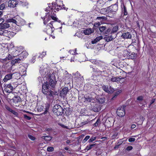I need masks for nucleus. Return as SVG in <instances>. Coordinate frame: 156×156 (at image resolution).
<instances>
[{
	"label": "nucleus",
	"mask_w": 156,
	"mask_h": 156,
	"mask_svg": "<svg viewBox=\"0 0 156 156\" xmlns=\"http://www.w3.org/2000/svg\"><path fill=\"white\" fill-rule=\"evenodd\" d=\"M63 5L62 1H56V2L52 3V7L50 8V10H49V12L46 13V15L44 17H41L43 20L44 24V25L46 24L47 22L50 20L51 18L54 20V21H55V23L58 21V18L55 16L54 13V12H55L56 11L54 10H56V11H58L62 9H66V8L64 7H63L62 8V6H63ZM60 22L59 20L58 21L59 23H60Z\"/></svg>",
	"instance_id": "obj_1"
},
{
	"label": "nucleus",
	"mask_w": 156,
	"mask_h": 156,
	"mask_svg": "<svg viewBox=\"0 0 156 156\" xmlns=\"http://www.w3.org/2000/svg\"><path fill=\"white\" fill-rule=\"evenodd\" d=\"M40 73L42 76V77H39L38 78L39 83L43 84V85L46 84L48 87V84H49L51 87H54L56 82L52 79L53 74L50 73L48 68L44 67L43 66H41Z\"/></svg>",
	"instance_id": "obj_2"
},
{
	"label": "nucleus",
	"mask_w": 156,
	"mask_h": 156,
	"mask_svg": "<svg viewBox=\"0 0 156 156\" xmlns=\"http://www.w3.org/2000/svg\"><path fill=\"white\" fill-rule=\"evenodd\" d=\"M7 48L9 55L6 59H8L9 60H11L20 55V53L23 51V48L22 46L14 47L13 43L9 44L7 46Z\"/></svg>",
	"instance_id": "obj_3"
},
{
	"label": "nucleus",
	"mask_w": 156,
	"mask_h": 156,
	"mask_svg": "<svg viewBox=\"0 0 156 156\" xmlns=\"http://www.w3.org/2000/svg\"><path fill=\"white\" fill-rule=\"evenodd\" d=\"M4 21V19L2 18L0 19V29L1 30H5V29L10 27L11 23H13L16 24V21L13 19H10L8 20V21L2 23Z\"/></svg>",
	"instance_id": "obj_4"
},
{
	"label": "nucleus",
	"mask_w": 156,
	"mask_h": 156,
	"mask_svg": "<svg viewBox=\"0 0 156 156\" xmlns=\"http://www.w3.org/2000/svg\"><path fill=\"white\" fill-rule=\"evenodd\" d=\"M55 23V21H51L49 24H48L46 26V28L44 30V32L50 35L53 39H55V36L52 34L53 31V29L54 28L53 25H54Z\"/></svg>",
	"instance_id": "obj_5"
},
{
	"label": "nucleus",
	"mask_w": 156,
	"mask_h": 156,
	"mask_svg": "<svg viewBox=\"0 0 156 156\" xmlns=\"http://www.w3.org/2000/svg\"><path fill=\"white\" fill-rule=\"evenodd\" d=\"M42 91L44 94L53 97H56V95L58 94L57 92H54L50 90L48 87L45 84L42 85Z\"/></svg>",
	"instance_id": "obj_6"
},
{
	"label": "nucleus",
	"mask_w": 156,
	"mask_h": 156,
	"mask_svg": "<svg viewBox=\"0 0 156 156\" xmlns=\"http://www.w3.org/2000/svg\"><path fill=\"white\" fill-rule=\"evenodd\" d=\"M16 34L15 31H8L6 30L0 29V35H3L11 38L12 37Z\"/></svg>",
	"instance_id": "obj_7"
},
{
	"label": "nucleus",
	"mask_w": 156,
	"mask_h": 156,
	"mask_svg": "<svg viewBox=\"0 0 156 156\" xmlns=\"http://www.w3.org/2000/svg\"><path fill=\"white\" fill-rule=\"evenodd\" d=\"M53 112L57 116L62 115L63 113V109L59 105H56L53 107Z\"/></svg>",
	"instance_id": "obj_8"
},
{
	"label": "nucleus",
	"mask_w": 156,
	"mask_h": 156,
	"mask_svg": "<svg viewBox=\"0 0 156 156\" xmlns=\"http://www.w3.org/2000/svg\"><path fill=\"white\" fill-rule=\"evenodd\" d=\"M73 75L75 76L74 80H75L77 83H80L83 82L84 79L82 76L78 72H77L75 73H73Z\"/></svg>",
	"instance_id": "obj_9"
},
{
	"label": "nucleus",
	"mask_w": 156,
	"mask_h": 156,
	"mask_svg": "<svg viewBox=\"0 0 156 156\" xmlns=\"http://www.w3.org/2000/svg\"><path fill=\"white\" fill-rule=\"evenodd\" d=\"M126 106L123 105L119 107L116 111V113L118 116L122 117L125 115V108Z\"/></svg>",
	"instance_id": "obj_10"
},
{
	"label": "nucleus",
	"mask_w": 156,
	"mask_h": 156,
	"mask_svg": "<svg viewBox=\"0 0 156 156\" xmlns=\"http://www.w3.org/2000/svg\"><path fill=\"white\" fill-rule=\"evenodd\" d=\"M104 9L105 11H108V12H112L113 13H115L118 9V6L117 5L115 4L108 7L107 9L105 8Z\"/></svg>",
	"instance_id": "obj_11"
},
{
	"label": "nucleus",
	"mask_w": 156,
	"mask_h": 156,
	"mask_svg": "<svg viewBox=\"0 0 156 156\" xmlns=\"http://www.w3.org/2000/svg\"><path fill=\"white\" fill-rule=\"evenodd\" d=\"M136 55V54L134 52L130 53L127 51H125L124 52V56L126 58L133 59Z\"/></svg>",
	"instance_id": "obj_12"
},
{
	"label": "nucleus",
	"mask_w": 156,
	"mask_h": 156,
	"mask_svg": "<svg viewBox=\"0 0 156 156\" xmlns=\"http://www.w3.org/2000/svg\"><path fill=\"white\" fill-rule=\"evenodd\" d=\"M97 98H82L86 103H90L91 106L94 105V103L97 102Z\"/></svg>",
	"instance_id": "obj_13"
},
{
	"label": "nucleus",
	"mask_w": 156,
	"mask_h": 156,
	"mask_svg": "<svg viewBox=\"0 0 156 156\" xmlns=\"http://www.w3.org/2000/svg\"><path fill=\"white\" fill-rule=\"evenodd\" d=\"M102 88L105 92L108 93H112L114 91V89L111 86L104 85L102 86Z\"/></svg>",
	"instance_id": "obj_14"
},
{
	"label": "nucleus",
	"mask_w": 156,
	"mask_h": 156,
	"mask_svg": "<svg viewBox=\"0 0 156 156\" xmlns=\"http://www.w3.org/2000/svg\"><path fill=\"white\" fill-rule=\"evenodd\" d=\"M116 34H114L112 33L108 35H106L104 38V39L107 42L110 41L116 37Z\"/></svg>",
	"instance_id": "obj_15"
},
{
	"label": "nucleus",
	"mask_w": 156,
	"mask_h": 156,
	"mask_svg": "<svg viewBox=\"0 0 156 156\" xmlns=\"http://www.w3.org/2000/svg\"><path fill=\"white\" fill-rule=\"evenodd\" d=\"M122 26L120 23L116 25L113 27L111 33L114 34H115V33H116L119 30H120V28L122 27Z\"/></svg>",
	"instance_id": "obj_16"
},
{
	"label": "nucleus",
	"mask_w": 156,
	"mask_h": 156,
	"mask_svg": "<svg viewBox=\"0 0 156 156\" xmlns=\"http://www.w3.org/2000/svg\"><path fill=\"white\" fill-rule=\"evenodd\" d=\"M18 3V2L17 0H10L8 2V5L9 7L14 8Z\"/></svg>",
	"instance_id": "obj_17"
},
{
	"label": "nucleus",
	"mask_w": 156,
	"mask_h": 156,
	"mask_svg": "<svg viewBox=\"0 0 156 156\" xmlns=\"http://www.w3.org/2000/svg\"><path fill=\"white\" fill-rule=\"evenodd\" d=\"M5 91L7 93L11 92L13 90V87L11 84L5 85L4 87Z\"/></svg>",
	"instance_id": "obj_18"
},
{
	"label": "nucleus",
	"mask_w": 156,
	"mask_h": 156,
	"mask_svg": "<svg viewBox=\"0 0 156 156\" xmlns=\"http://www.w3.org/2000/svg\"><path fill=\"white\" fill-rule=\"evenodd\" d=\"M101 106L97 104L94 105L92 108V110L94 112H99L101 109Z\"/></svg>",
	"instance_id": "obj_19"
},
{
	"label": "nucleus",
	"mask_w": 156,
	"mask_h": 156,
	"mask_svg": "<svg viewBox=\"0 0 156 156\" xmlns=\"http://www.w3.org/2000/svg\"><path fill=\"white\" fill-rule=\"evenodd\" d=\"M68 88L67 87H64L60 93V96L61 97L64 98L68 91Z\"/></svg>",
	"instance_id": "obj_20"
},
{
	"label": "nucleus",
	"mask_w": 156,
	"mask_h": 156,
	"mask_svg": "<svg viewBox=\"0 0 156 156\" xmlns=\"http://www.w3.org/2000/svg\"><path fill=\"white\" fill-rule=\"evenodd\" d=\"M5 107L7 110L11 112L14 115H16V116H17L18 115V113L17 112H16L15 111L12 109L9 106L7 105H5Z\"/></svg>",
	"instance_id": "obj_21"
},
{
	"label": "nucleus",
	"mask_w": 156,
	"mask_h": 156,
	"mask_svg": "<svg viewBox=\"0 0 156 156\" xmlns=\"http://www.w3.org/2000/svg\"><path fill=\"white\" fill-rule=\"evenodd\" d=\"M131 37V34L129 32L124 33L121 35V37L124 39L130 38Z\"/></svg>",
	"instance_id": "obj_22"
},
{
	"label": "nucleus",
	"mask_w": 156,
	"mask_h": 156,
	"mask_svg": "<svg viewBox=\"0 0 156 156\" xmlns=\"http://www.w3.org/2000/svg\"><path fill=\"white\" fill-rule=\"evenodd\" d=\"M108 101V98H98L97 103L99 104L107 103Z\"/></svg>",
	"instance_id": "obj_23"
},
{
	"label": "nucleus",
	"mask_w": 156,
	"mask_h": 156,
	"mask_svg": "<svg viewBox=\"0 0 156 156\" xmlns=\"http://www.w3.org/2000/svg\"><path fill=\"white\" fill-rule=\"evenodd\" d=\"M109 79V80H110L111 81L113 82H116L118 83V80H119V78L118 77H115L113 76H108Z\"/></svg>",
	"instance_id": "obj_24"
},
{
	"label": "nucleus",
	"mask_w": 156,
	"mask_h": 156,
	"mask_svg": "<svg viewBox=\"0 0 156 156\" xmlns=\"http://www.w3.org/2000/svg\"><path fill=\"white\" fill-rule=\"evenodd\" d=\"M16 24L19 26H23L25 24V21L22 18H20L18 22L16 21Z\"/></svg>",
	"instance_id": "obj_25"
},
{
	"label": "nucleus",
	"mask_w": 156,
	"mask_h": 156,
	"mask_svg": "<svg viewBox=\"0 0 156 156\" xmlns=\"http://www.w3.org/2000/svg\"><path fill=\"white\" fill-rule=\"evenodd\" d=\"M19 71L20 72L24 74L26 73V68L23 65L21 64L20 65Z\"/></svg>",
	"instance_id": "obj_26"
},
{
	"label": "nucleus",
	"mask_w": 156,
	"mask_h": 156,
	"mask_svg": "<svg viewBox=\"0 0 156 156\" xmlns=\"http://www.w3.org/2000/svg\"><path fill=\"white\" fill-rule=\"evenodd\" d=\"M12 73H9L6 75L3 79L4 82H6L8 80L12 78Z\"/></svg>",
	"instance_id": "obj_27"
},
{
	"label": "nucleus",
	"mask_w": 156,
	"mask_h": 156,
	"mask_svg": "<svg viewBox=\"0 0 156 156\" xmlns=\"http://www.w3.org/2000/svg\"><path fill=\"white\" fill-rule=\"evenodd\" d=\"M20 55L19 57H20L23 59L24 58L27 57L28 55V53L26 51H24Z\"/></svg>",
	"instance_id": "obj_28"
},
{
	"label": "nucleus",
	"mask_w": 156,
	"mask_h": 156,
	"mask_svg": "<svg viewBox=\"0 0 156 156\" xmlns=\"http://www.w3.org/2000/svg\"><path fill=\"white\" fill-rule=\"evenodd\" d=\"M20 72H16L13 73L12 74L13 78L15 79H19L20 78Z\"/></svg>",
	"instance_id": "obj_29"
},
{
	"label": "nucleus",
	"mask_w": 156,
	"mask_h": 156,
	"mask_svg": "<svg viewBox=\"0 0 156 156\" xmlns=\"http://www.w3.org/2000/svg\"><path fill=\"white\" fill-rule=\"evenodd\" d=\"M22 60V59L21 58L19 57L18 58L15 59L14 60H12V63L13 65H14L16 63H20Z\"/></svg>",
	"instance_id": "obj_30"
},
{
	"label": "nucleus",
	"mask_w": 156,
	"mask_h": 156,
	"mask_svg": "<svg viewBox=\"0 0 156 156\" xmlns=\"http://www.w3.org/2000/svg\"><path fill=\"white\" fill-rule=\"evenodd\" d=\"M8 99V101H11V103L12 102L13 103H14L16 104L19 101V99L18 98H12L11 99L10 98H7ZM13 104H14V103H13Z\"/></svg>",
	"instance_id": "obj_31"
},
{
	"label": "nucleus",
	"mask_w": 156,
	"mask_h": 156,
	"mask_svg": "<svg viewBox=\"0 0 156 156\" xmlns=\"http://www.w3.org/2000/svg\"><path fill=\"white\" fill-rule=\"evenodd\" d=\"M121 8L122 12L123 13L124 15H127V12L126 9L124 4L122 5Z\"/></svg>",
	"instance_id": "obj_32"
},
{
	"label": "nucleus",
	"mask_w": 156,
	"mask_h": 156,
	"mask_svg": "<svg viewBox=\"0 0 156 156\" xmlns=\"http://www.w3.org/2000/svg\"><path fill=\"white\" fill-rule=\"evenodd\" d=\"M102 38V37L101 36H100L97 37L94 40L91 41L92 44H94L97 42L98 41Z\"/></svg>",
	"instance_id": "obj_33"
},
{
	"label": "nucleus",
	"mask_w": 156,
	"mask_h": 156,
	"mask_svg": "<svg viewBox=\"0 0 156 156\" xmlns=\"http://www.w3.org/2000/svg\"><path fill=\"white\" fill-rule=\"evenodd\" d=\"M92 30L91 29H87L83 30V33L85 35H89L92 33Z\"/></svg>",
	"instance_id": "obj_34"
},
{
	"label": "nucleus",
	"mask_w": 156,
	"mask_h": 156,
	"mask_svg": "<svg viewBox=\"0 0 156 156\" xmlns=\"http://www.w3.org/2000/svg\"><path fill=\"white\" fill-rule=\"evenodd\" d=\"M46 55V51H43L41 53L38 54V58H43Z\"/></svg>",
	"instance_id": "obj_35"
},
{
	"label": "nucleus",
	"mask_w": 156,
	"mask_h": 156,
	"mask_svg": "<svg viewBox=\"0 0 156 156\" xmlns=\"http://www.w3.org/2000/svg\"><path fill=\"white\" fill-rule=\"evenodd\" d=\"M59 125L62 127L63 128H65L67 129H73L74 127V126L73 125H72V126H65L63 124H59Z\"/></svg>",
	"instance_id": "obj_36"
},
{
	"label": "nucleus",
	"mask_w": 156,
	"mask_h": 156,
	"mask_svg": "<svg viewBox=\"0 0 156 156\" xmlns=\"http://www.w3.org/2000/svg\"><path fill=\"white\" fill-rule=\"evenodd\" d=\"M96 71L98 73V75H101L102 76H105L104 74L106 73V71H101L98 69L96 70Z\"/></svg>",
	"instance_id": "obj_37"
},
{
	"label": "nucleus",
	"mask_w": 156,
	"mask_h": 156,
	"mask_svg": "<svg viewBox=\"0 0 156 156\" xmlns=\"http://www.w3.org/2000/svg\"><path fill=\"white\" fill-rule=\"evenodd\" d=\"M90 61L94 64L98 65L100 61L95 59H91Z\"/></svg>",
	"instance_id": "obj_38"
},
{
	"label": "nucleus",
	"mask_w": 156,
	"mask_h": 156,
	"mask_svg": "<svg viewBox=\"0 0 156 156\" xmlns=\"http://www.w3.org/2000/svg\"><path fill=\"white\" fill-rule=\"evenodd\" d=\"M96 144H91L90 145H87L86 146L85 148V150L87 151L90 150L91 149H92L93 147Z\"/></svg>",
	"instance_id": "obj_39"
},
{
	"label": "nucleus",
	"mask_w": 156,
	"mask_h": 156,
	"mask_svg": "<svg viewBox=\"0 0 156 156\" xmlns=\"http://www.w3.org/2000/svg\"><path fill=\"white\" fill-rule=\"evenodd\" d=\"M76 49L75 48L74 50H70L69 51V52L72 55H78V53L76 52Z\"/></svg>",
	"instance_id": "obj_40"
},
{
	"label": "nucleus",
	"mask_w": 156,
	"mask_h": 156,
	"mask_svg": "<svg viewBox=\"0 0 156 156\" xmlns=\"http://www.w3.org/2000/svg\"><path fill=\"white\" fill-rule=\"evenodd\" d=\"M118 78H119V80H118V83H122L125 82V78L122 77L121 76L118 77Z\"/></svg>",
	"instance_id": "obj_41"
},
{
	"label": "nucleus",
	"mask_w": 156,
	"mask_h": 156,
	"mask_svg": "<svg viewBox=\"0 0 156 156\" xmlns=\"http://www.w3.org/2000/svg\"><path fill=\"white\" fill-rule=\"evenodd\" d=\"M97 1L98 5H99L100 6H102L105 3V2L103 0H99Z\"/></svg>",
	"instance_id": "obj_42"
},
{
	"label": "nucleus",
	"mask_w": 156,
	"mask_h": 156,
	"mask_svg": "<svg viewBox=\"0 0 156 156\" xmlns=\"http://www.w3.org/2000/svg\"><path fill=\"white\" fill-rule=\"evenodd\" d=\"M118 132H115L112 136V139H118Z\"/></svg>",
	"instance_id": "obj_43"
},
{
	"label": "nucleus",
	"mask_w": 156,
	"mask_h": 156,
	"mask_svg": "<svg viewBox=\"0 0 156 156\" xmlns=\"http://www.w3.org/2000/svg\"><path fill=\"white\" fill-rule=\"evenodd\" d=\"M42 138L44 139L45 140L49 141L51 140V137L49 136H42Z\"/></svg>",
	"instance_id": "obj_44"
},
{
	"label": "nucleus",
	"mask_w": 156,
	"mask_h": 156,
	"mask_svg": "<svg viewBox=\"0 0 156 156\" xmlns=\"http://www.w3.org/2000/svg\"><path fill=\"white\" fill-rule=\"evenodd\" d=\"M106 28L105 26H101L99 27V29L101 32H103L104 30H105Z\"/></svg>",
	"instance_id": "obj_45"
},
{
	"label": "nucleus",
	"mask_w": 156,
	"mask_h": 156,
	"mask_svg": "<svg viewBox=\"0 0 156 156\" xmlns=\"http://www.w3.org/2000/svg\"><path fill=\"white\" fill-rule=\"evenodd\" d=\"M101 121L100 119H98L96 122L93 124V126L94 127L97 126L98 124L100 123Z\"/></svg>",
	"instance_id": "obj_46"
},
{
	"label": "nucleus",
	"mask_w": 156,
	"mask_h": 156,
	"mask_svg": "<svg viewBox=\"0 0 156 156\" xmlns=\"http://www.w3.org/2000/svg\"><path fill=\"white\" fill-rule=\"evenodd\" d=\"M96 139V136H92V137L90 138L89 139L88 141V142L89 143L92 142L93 141L95 140Z\"/></svg>",
	"instance_id": "obj_47"
},
{
	"label": "nucleus",
	"mask_w": 156,
	"mask_h": 156,
	"mask_svg": "<svg viewBox=\"0 0 156 156\" xmlns=\"http://www.w3.org/2000/svg\"><path fill=\"white\" fill-rule=\"evenodd\" d=\"M28 138L34 141L35 140L36 138L35 137L30 134H28Z\"/></svg>",
	"instance_id": "obj_48"
},
{
	"label": "nucleus",
	"mask_w": 156,
	"mask_h": 156,
	"mask_svg": "<svg viewBox=\"0 0 156 156\" xmlns=\"http://www.w3.org/2000/svg\"><path fill=\"white\" fill-rule=\"evenodd\" d=\"M90 138L89 136H87L83 140L82 143H85Z\"/></svg>",
	"instance_id": "obj_49"
},
{
	"label": "nucleus",
	"mask_w": 156,
	"mask_h": 156,
	"mask_svg": "<svg viewBox=\"0 0 156 156\" xmlns=\"http://www.w3.org/2000/svg\"><path fill=\"white\" fill-rule=\"evenodd\" d=\"M47 150L49 152L52 151L54 150V148L52 147L49 146L47 148Z\"/></svg>",
	"instance_id": "obj_50"
},
{
	"label": "nucleus",
	"mask_w": 156,
	"mask_h": 156,
	"mask_svg": "<svg viewBox=\"0 0 156 156\" xmlns=\"http://www.w3.org/2000/svg\"><path fill=\"white\" fill-rule=\"evenodd\" d=\"M97 19L99 20H105L106 19V18L105 16H98L97 17Z\"/></svg>",
	"instance_id": "obj_51"
},
{
	"label": "nucleus",
	"mask_w": 156,
	"mask_h": 156,
	"mask_svg": "<svg viewBox=\"0 0 156 156\" xmlns=\"http://www.w3.org/2000/svg\"><path fill=\"white\" fill-rule=\"evenodd\" d=\"M23 117L24 119L29 120L31 119V118L30 117L27 116L26 114L23 115Z\"/></svg>",
	"instance_id": "obj_52"
},
{
	"label": "nucleus",
	"mask_w": 156,
	"mask_h": 156,
	"mask_svg": "<svg viewBox=\"0 0 156 156\" xmlns=\"http://www.w3.org/2000/svg\"><path fill=\"white\" fill-rule=\"evenodd\" d=\"M135 140V139L134 138L131 137L129 139L128 141L130 142H134Z\"/></svg>",
	"instance_id": "obj_53"
},
{
	"label": "nucleus",
	"mask_w": 156,
	"mask_h": 156,
	"mask_svg": "<svg viewBox=\"0 0 156 156\" xmlns=\"http://www.w3.org/2000/svg\"><path fill=\"white\" fill-rule=\"evenodd\" d=\"M5 8V5L4 3L0 5V9L3 10Z\"/></svg>",
	"instance_id": "obj_54"
},
{
	"label": "nucleus",
	"mask_w": 156,
	"mask_h": 156,
	"mask_svg": "<svg viewBox=\"0 0 156 156\" xmlns=\"http://www.w3.org/2000/svg\"><path fill=\"white\" fill-rule=\"evenodd\" d=\"M47 105H48V106H47V107L45 108V111L44 112V114H45L46 113H47V112H48V110L49 108V105L48 104H47Z\"/></svg>",
	"instance_id": "obj_55"
},
{
	"label": "nucleus",
	"mask_w": 156,
	"mask_h": 156,
	"mask_svg": "<svg viewBox=\"0 0 156 156\" xmlns=\"http://www.w3.org/2000/svg\"><path fill=\"white\" fill-rule=\"evenodd\" d=\"M133 148V147L131 146H129L127 147L126 150L127 151H129L132 150Z\"/></svg>",
	"instance_id": "obj_56"
},
{
	"label": "nucleus",
	"mask_w": 156,
	"mask_h": 156,
	"mask_svg": "<svg viewBox=\"0 0 156 156\" xmlns=\"http://www.w3.org/2000/svg\"><path fill=\"white\" fill-rule=\"evenodd\" d=\"M123 143V141H120V143L119 144H117V145H116L115 146V147H114V148L115 149H116V148H118L119 147V146L120 145Z\"/></svg>",
	"instance_id": "obj_57"
},
{
	"label": "nucleus",
	"mask_w": 156,
	"mask_h": 156,
	"mask_svg": "<svg viewBox=\"0 0 156 156\" xmlns=\"http://www.w3.org/2000/svg\"><path fill=\"white\" fill-rule=\"evenodd\" d=\"M52 129L51 128H46L45 129V131L48 132H50L52 131Z\"/></svg>",
	"instance_id": "obj_58"
},
{
	"label": "nucleus",
	"mask_w": 156,
	"mask_h": 156,
	"mask_svg": "<svg viewBox=\"0 0 156 156\" xmlns=\"http://www.w3.org/2000/svg\"><path fill=\"white\" fill-rule=\"evenodd\" d=\"M155 98H153L150 102V105H149V106H150L151 104H153L155 102Z\"/></svg>",
	"instance_id": "obj_59"
},
{
	"label": "nucleus",
	"mask_w": 156,
	"mask_h": 156,
	"mask_svg": "<svg viewBox=\"0 0 156 156\" xmlns=\"http://www.w3.org/2000/svg\"><path fill=\"white\" fill-rule=\"evenodd\" d=\"M28 5V3L27 2H24L23 3L22 5L24 6L27 7Z\"/></svg>",
	"instance_id": "obj_60"
},
{
	"label": "nucleus",
	"mask_w": 156,
	"mask_h": 156,
	"mask_svg": "<svg viewBox=\"0 0 156 156\" xmlns=\"http://www.w3.org/2000/svg\"><path fill=\"white\" fill-rule=\"evenodd\" d=\"M35 58L34 57H33L31 60V62H32L33 63H34L35 62Z\"/></svg>",
	"instance_id": "obj_61"
},
{
	"label": "nucleus",
	"mask_w": 156,
	"mask_h": 156,
	"mask_svg": "<svg viewBox=\"0 0 156 156\" xmlns=\"http://www.w3.org/2000/svg\"><path fill=\"white\" fill-rule=\"evenodd\" d=\"M136 127V125L135 124H133L131 126V129H134Z\"/></svg>",
	"instance_id": "obj_62"
},
{
	"label": "nucleus",
	"mask_w": 156,
	"mask_h": 156,
	"mask_svg": "<svg viewBox=\"0 0 156 156\" xmlns=\"http://www.w3.org/2000/svg\"><path fill=\"white\" fill-rule=\"evenodd\" d=\"M66 144H69L71 143V141L70 140H67L66 141Z\"/></svg>",
	"instance_id": "obj_63"
},
{
	"label": "nucleus",
	"mask_w": 156,
	"mask_h": 156,
	"mask_svg": "<svg viewBox=\"0 0 156 156\" xmlns=\"http://www.w3.org/2000/svg\"><path fill=\"white\" fill-rule=\"evenodd\" d=\"M59 156H65V155L61 152L59 153Z\"/></svg>",
	"instance_id": "obj_64"
}]
</instances>
